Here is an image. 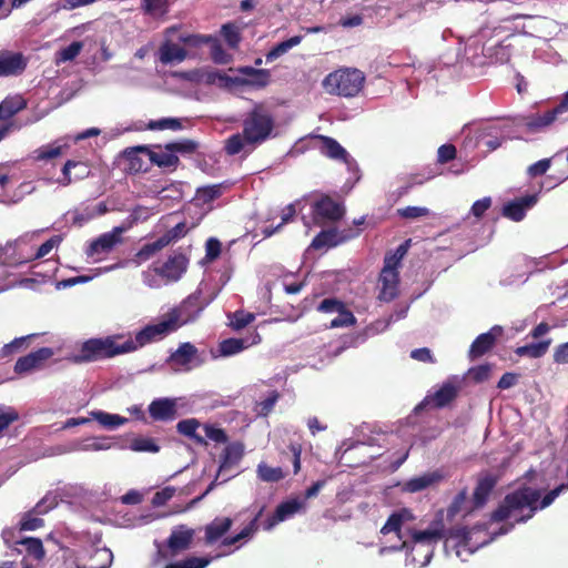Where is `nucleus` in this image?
<instances>
[{"label": "nucleus", "instance_id": "51", "mask_svg": "<svg viewBox=\"0 0 568 568\" xmlns=\"http://www.w3.org/2000/svg\"><path fill=\"white\" fill-rule=\"evenodd\" d=\"M82 48L83 43L81 41H73L57 53L55 62L62 63L74 60L80 54Z\"/></svg>", "mask_w": 568, "mask_h": 568}, {"label": "nucleus", "instance_id": "14", "mask_svg": "<svg viewBox=\"0 0 568 568\" xmlns=\"http://www.w3.org/2000/svg\"><path fill=\"white\" fill-rule=\"evenodd\" d=\"M469 540V532L466 529H458L445 539L444 548L447 554L454 551L456 557L465 561L466 557L475 551V549L470 547Z\"/></svg>", "mask_w": 568, "mask_h": 568}, {"label": "nucleus", "instance_id": "2", "mask_svg": "<svg viewBox=\"0 0 568 568\" xmlns=\"http://www.w3.org/2000/svg\"><path fill=\"white\" fill-rule=\"evenodd\" d=\"M273 115L261 104L255 105L244 118L242 131L247 145L253 148L267 141L274 131Z\"/></svg>", "mask_w": 568, "mask_h": 568}, {"label": "nucleus", "instance_id": "21", "mask_svg": "<svg viewBox=\"0 0 568 568\" xmlns=\"http://www.w3.org/2000/svg\"><path fill=\"white\" fill-rule=\"evenodd\" d=\"M149 414L154 420H173L178 415L176 400L168 397L154 399L149 405Z\"/></svg>", "mask_w": 568, "mask_h": 568}, {"label": "nucleus", "instance_id": "29", "mask_svg": "<svg viewBox=\"0 0 568 568\" xmlns=\"http://www.w3.org/2000/svg\"><path fill=\"white\" fill-rule=\"evenodd\" d=\"M443 475L439 471H432L423 474L422 476L410 478L404 485V490L408 493L422 491L429 486L439 483Z\"/></svg>", "mask_w": 568, "mask_h": 568}, {"label": "nucleus", "instance_id": "55", "mask_svg": "<svg viewBox=\"0 0 568 568\" xmlns=\"http://www.w3.org/2000/svg\"><path fill=\"white\" fill-rule=\"evenodd\" d=\"M280 398L277 390H272L266 398L256 403V413L260 416H267L274 408Z\"/></svg>", "mask_w": 568, "mask_h": 568}, {"label": "nucleus", "instance_id": "9", "mask_svg": "<svg viewBox=\"0 0 568 568\" xmlns=\"http://www.w3.org/2000/svg\"><path fill=\"white\" fill-rule=\"evenodd\" d=\"M359 230L352 227L338 231L335 227L322 230L312 241L311 246L315 250L335 247L359 235Z\"/></svg>", "mask_w": 568, "mask_h": 568}, {"label": "nucleus", "instance_id": "44", "mask_svg": "<svg viewBox=\"0 0 568 568\" xmlns=\"http://www.w3.org/2000/svg\"><path fill=\"white\" fill-rule=\"evenodd\" d=\"M17 544L23 546L28 556L34 558L36 560H41L44 558L45 552L41 539L27 537L17 541Z\"/></svg>", "mask_w": 568, "mask_h": 568}, {"label": "nucleus", "instance_id": "11", "mask_svg": "<svg viewBox=\"0 0 568 568\" xmlns=\"http://www.w3.org/2000/svg\"><path fill=\"white\" fill-rule=\"evenodd\" d=\"M125 226H115L111 232L101 234L98 239L92 241L87 248V255L93 257L100 254H109L120 243H122L121 235L126 231Z\"/></svg>", "mask_w": 568, "mask_h": 568}, {"label": "nucleus", "instance_id": "49", "mask_svg": "<svg viewBox=\"0 0 568 568\" xmlns=\"http://www.w3.org/2000/svg\"><path fill=\"white\" fill-rule=\"evenodd\" d=\"M65 145L60 144H47L42 145L41 148L37 149L34 151L36 153V160L38 161H48L54 158L60 156L63 153V150L65 149Z\"/></svg>", "mask_w": 568, "mask_h": 568}, {"label": "nucleus", "instance_id": "64", "mask_svg": "<svg viewBox=\"0 0 568 568\" xmlns=\"http://www.w3.org/2000/svg\"><path fill=\"white\" fill-rule=\"evenodd\" d=\"M187 233V227L185 222H180L172 229L168 230L162 236L165 244L169 245L172 242L178 241L179 239L185 236Z\"/></svg>", "mask_w": 568, "mask_h": 568}, {"label": "nucleus", "instance_id": "57", "mask_svg": "<svg viewBox=\"0 0 568 568\" xmlns=\"http://www.w3.org/2000/svg\"><path fill=\"white\" fill-rule=\"evenodd\" d=\"M344 302L336 297H326L316 306V311L324 314H334L344 307Z\"/></svg>", "mask_w": 568, "mask_h": 568}, {"label": "nucleus", "instance_id": "52", "mask_svg": "<svg viewBox=\"0 0 568 568\" xmlns=\"http://www.w3.org/2000/svg\"><path fill=\"white\" fill-rule=\"evenodd\" d=\"M165 246H168L164 242V240L162 239V236H160L159 239H156L154 242H150V243H146L144 244L140 251L136 253V257L140 260V261H146L149 260L151 256H153L155 253H158L159 251H161L162 248H164Z\"/></svg>", "mask_w": 568, "mask_h": 568}, {"label": "nucleus", "instance_id": "30", "mask_svg": "<svg viewBox=\"0 0 568 568\" xmlns=\"http://www.w3.org/2000/svg\"><path fill=\"white\" fill-rule=\"evenodd\" d=\"M321 141V152L333 159L346 162L348 158L347 151L333 138L326 135H317Z\"/></svg>", "mask_w": 568, "mask_h": 568}, {"label": "nucleus", "instance_id": "3", "mask_svg": "<svg viewBox=\"0 0 568 568\" xmlns=\"http://www.w3.org/2000/svg\"><path fill=\"white\" fill-rule=\"evenodd\" d=\"M131 352H134V346L131 343L118 344L114 337L109 336L85 341L74 358L77 363H89Z\"/></svg>", "mask_w": 568, "mask_h": 568}, {"label": "nucleus", "instance_id": "48", "mask_svg": "<svg viewBox=\"0 0 568 568\" xmlns=\"http://www.w3.org/2000/svg\"><path fill=\"white\" fill-rule=\"evenodd\" d=\"M222 36L231 49H237L242 38L240 33V28L234 23H225L221 29Z\"/></svg>", "mask_w": 568, "mask_h": 568}, {"label": "nucleus", "instance_id": "54", "mask_svg": "<svg viewBox=\"0 0 568 568\" xmlns=\"http://www.w3.org/2000/svg\"><path fill=\"white\" fill-rule=\"evenodd\" d=\"M44 525V520L40 516L33 514L31 510L23 514L19 528L22 531L36 530Z\"/></svg>", "mask_w": 568, "mask_h": 568}, {"label": "nucleus", "instance_id": "33", "mask_svg": "<svg viewBox=\"0 0 568 568\" xmlns=\"http://www.w3.org/2000/svg\"><path fill=\"white\" fill-rule=\"evenodd\" d=\"M197 354L196 347L186 342L182 343L179 348L169 357V362L173 365L190 368V364L194 361Z\"/></svg>", "mask_w": 568, "mask_h": 568}, {"label": "nucleus", "instance_id": "53", "mask_svg": "<svg viewBox=\"0 0 568 568\" xmlns=\"http://www.w3.org/2000/svg\"><path fill=\"white\" fill-rule=\"evenodd\" d=\"M245 145L247 144L245 141L244 133L242 132L229 136L227 140L225 141L224 149L229 155H235L239 154L244 149Z\"/></svg>", "mask_w": 568, "mask_h": 568}, {"label": "nucleus", "instance_id": "38", "mask_svg": "<svg viewBox=\"0 0 568 568\" xmlns=\"http://www.w3.org/2000/svg\"><path fill=\"white\" fill-rule=\"evenodd\" d=\"M550 344H551V339H546V341H541L538 343H530V344L517 347L515 353L520 357L527 356L530 358H539L547 353Z\"/></svg>", "mask_w": 568, "mask_h": 568}, {"label": "nucleus", "instance_id": "45", "mask_svg": "<svg viewBox=\"0 0 568 568\" xmlns=\"http://www.w3.org/2000/svg\"><path fill=\"white\" fill-rule=\"evenodd\" d=\"M130 449L138 453H159L160 446L151 437L139 436L133 438L129 445Z\"/></svg>", "mask_w": 568, "mask_h": 568}, {"label": "nucleus", "instance_id": "4", "mask_svg": "<svg viewBox=\"0 0 568 568\" xmlns=\"http://www.w3.org/2000/svg\"><path fill=\"white\" fill-rule=\"evenodd\" d=\"M365 77L358 69H339L327 74L323 87L329 94L355 97L363 89Z\"/></svg>", "mask_w": 568, "mask_h": 568}, {"label": "nucleus", "instance_id": "24", "mask_svg": "<svg viewBox=\"0 0 568 568\" xmlns=\"http://www.w3.org/2000/svg\"><path fill=\"white\" fill-rule=\"evenodd\" d=\"M497 483L498 477L493 474H485L478 478L473 494V504L475 508H481L485 506Z\"/></svg>", "mask_w": 568, "mask_h": 568}, {"label": "nucleus", "instance_id": "50", "mask_svg": "<svg viewBox=\"0 0 568 568\" xmlns=\"http://www.w3.org/2000/svg\"><path fill=\"white\" fill-rule=\"evenodd\" d=\"M210 562V558L191 556L183 560L168 564L164 568H205Z\"/></svg>", "mask_w": 568, "mask_h": 568}, {"label": "nucleus", "instance_id": "46", "mask_svg": "<svg viewBox=\"0 0 568 568\" xmlns=\"http://www.w3.org/2000/svg\"><path fill=\"white\" fill-rule=\"evenodd\" d=\"M151 131H163V130H172L179 131L183 128L182 122L178 118H163L160 120H151L145 126Z\"/></svg>", "mask_w": 568, "mask_h": 568}, {"label": "nucleus", "instance_id": "25", "mask_svg": "<svg viewBox=\"0 0 568 568\" xmlns=\"http://www.w3.org/2000/svg\"><path fill=\"white\" fill-rule=\"evenodd\" d=\"M149 161L151 164L161 169L175 171L180 164V159L171 151H166L161 145H149Z\"/></svg>", "mask_w": 568, "mask_h": 568}, {"label": "nucleus", "instance_id": "16", "mask_svg": "<svg viewBox=\"0 0 568 568\" xmlns=\"http://www.w3.org/2000/svg\"><path fill=\"white\" fill-rule=\"evenodd\" d=\"M53 356V351L50 347H41L26 356L18 358L14 364V372L17 374L29 373L32 369L39 368L43 362Z\"/></svg>", "mask_w": 568, "mask_h": 568}, {"label": "nucleus", "instance_id": "60", "mask_svg": "<svg viewBox=\"0 0 568 568\" xmlns=\"http://www.w3.org/2000/svg\"><path fill=\"white\" fill-rule=\"evenodd\" d=\"M211 44V57L215 63L225 64L230 62L231 55L223 49L219 40L212 37Z\"/></svg>", "mask_w": 568, "mask_h": 568}, {"label": "nucleus", "instance_id": "18", "mask_svg": "<svg viewBox=\"0 0 568 568\" xmlns=\"http://www.w3.org/2000/svg\"><path fill=\"white\" fill-rule=\"evenodd\" d=\"M303 508H304V501L296 499V498L281 503L276 507L274 514L265 520L264 529L271 530L275 525L294 516Z\"/></svg>", "mask_w": 568, "mask_h": 568}, {"label": "nucleus", "instance_id": "7", "mask_svg": "<svg viewBox=\"0 0 568 568\" xmlns=\"http://www.w3.org/2000/svg\"><path fill=\"white\" fill-rule=\"evenodd\" d=\"M460 392V383L456 377L448 378L442 386L432 395H427L416 407L415 412L418 413L426 407L444 408L450 405Z\"/></svg>", "mask_w": 568, "mask_h": 568}, {"label": "nucleus", "instance_id": "5", "mask_svg": "<svg viewBox=\"0 0 568 568\" xmlns=\"http://www.w3.org/2000/svg\"><path fill=\"white\" fill-rule=\"evenodd\" d=\"M207 305L209 302L203 298L202 292L196 290L166 315L170 321H173V325L178 329L182 324L194 322Z\"/></svg>", "mask_w": 568, "mask_h": 568}, {"label": "nucleus", "instance_id": "27", "mask_svg": "<svg viewBox=\"0 0 568 568\" xmlns=\"http://www.w3.org/2000/svg\"><path fill=\"white\" fill-rule=\"evenodd\" d=\"M244 455V446L242 443H231L223 452L221 457V464L219 468V475L236 466Z\"/></svg>", "mask_w": 568, "mask_h": 568}, {"label": "nucleus", "instance_id": "26", "mask_svg": "<svg viewBox=\"0 0 568 568\" xmlns=\"http://www.w3.org/2000/svg\"><path fill=\"white\" fill-rule=\"evenodd\" d=\"M233 520L230 517H216L205 526V544L213 545L221 539L232 527Z\"/></svg>", "mask_w": 568, "mask_h": 568}, {"label": "nucleus", "instance_id": "19", "mask_svg": "<svg viewBox=\"0 0 568 568\" xmlns=\"http://www.w3.org/2000/svg\"><path fill=\"white\" fill-rule=\"evenodd\" d=\"M381 284L378 300L392 302L398 296L399 272L382 268L378 277Z\"/></svg>", "mask_w": 568, "mask_h": 568}, {"label": "nucleus", "instance_id": "23", "mask_svg": "<svg viewBox=\"0 0 568 568\" xmlns=\"http://www.w3.org/2000/svg\"><path fill=\"white\" fill-rule=\"evenodd\" d=\"M26 68L27 61L22 53H0V77L21 74Z\"/></svg>", "mask_w": 568, "mask_h": 568}, {"label": "nucleus", "instance_id": "61", "mask_svg": "<svg viewBox=\"0 0 568 568\" xmlns=\"http://www.w3.org/2000/svg\"><path fill=\"white\" fill-rule=\"evenodd\" d=\"M255 320V315L245 311H236L233 313L231 326L233 329H242Z\"/></svg>", "mask_w": 568, "mask_h": 568}, {"label": "nucleus", "instance_id": "39", "mask_svg": "<svg viewBox=\"0 0 568 568\" xmlns=\"http://www.w3.org/2000/svg\"><path fill=\"white\" fill-rule=\"evenodd\" d=\"M91 415L94 420H97L102 427L106 429H115L128 423V418L125 417L102 410L93 412Z\"/></svg>", "mask_w": 568, "mask_h": 568}, {"label": "nucleus", "instance_id": "59", "mask_svg": "<svg viewBox=\"0 0 568 568\" xmlns=\"http://www.w3.org/2000/svg\"><path fill=\"white\" fill-rule=\"evenodd\" d=\"M179 41L187 47L200 48L204 44H209L210 41H212V36L183 33L179 37Z\"/></svg>", "mask_w": 568, "mask_h": 568}, {"label": "nucleus", "instance_id": "43", "mask_svg": "<svg viewBox=\"0 0 568 568\" xmlns=\"http://www.w3.org/2000/svg\"><path fill=\"white\" fill-rule=\"evenodd\" d=\"M17 245L7 244L0 247V264L4 266H18L27 263L29 258H22L16 255Z\"/></svg>", "mask_w": 568, "mask_h": 568}, {"label": "nucleus", "instance_id": "12", "mask_svg": "<svg viewBox=\"0 0 568 568\" xmlns=\"http://www.w3.org/2000/svg\"><path fill=\"white\" fill-rule=\"evenodd\" d=\"M313 215L316 222L318 221H339L344 214L345 209L343 205L334 201L328 195H323L321 199L313 203Z\"/></svg>", "mask_w": 568, "mask_h": 568}, {"label": "nucleus", "instance_id": "62", "mask_svg": "<svg viewBox=\"0 0 568 568\" xmlns=\"http://www.w3.org/2000/svg\"><path fill=\"white\" fill-rule=\"evenodd\" d=\"M467 500V488L462 489L452 500L450 505L447 508V516L453 518L458 515Z\"/></svg>", "mask_w": 568, "mask_h": 568}, {"label": "nucleus", "instance_id": "36", "mask_svg": "<svg viewBox=\"0 0 568 568\" xmlns=\"http://www.w3.org/2000/svg\"><path fill=\"white\" fill-rule=\"evenodd\" d=\"M186 51L175 43H164L160 48V61L164 64L173 61L182 62L186 59Z\"/></svg>", "mask_w": 568, "mask_h": 568}, {"label": "nucleus", "instance_id": "28", "mask_svg": "<svg viewBox=\"0 0 568 568\" xmlns=\"http://www.w3.org/2000/svg\"><path fill=\"white\" fill-rule=\"evenodd\" d=\"M562 112L556 105L542 114H536L527 119L526 126L529 132H538L551 125Z\"/></svg>", "mask_w": 568, "mask_h": 568}, {"label": "nucleus", "instance_id": "63", "mask_svg": "<svg viewBox=\"0 0 568 568\" xmlns=\"http://www.w3.org/2000/svg\"><path fill=\"white\" fill-rule=\"evenodd\" d=\"M19 419V413L13 407L0 405V432L7 429L10 424Z\"/></svg>", "mask_w": 568, "mask_h": 568}, {"label": "nucleus", "instance_id": "56", "mask_svg": "<svg viewBox=\"0 0 568 568\" xmlns=\"http://www.w3.org/2000/svg\"><path fill=\"white\" fill-rule=\"evenodd\" d=\"M244 348L245 343L242 338H227L220 343V352L224 356L234 355Z\"/></svg>", "mask_w": 568, "mask_h": 568}, {"label": "nucleus", "instance_id": "22", "mask_svg": "<svg viewBox=\"0 0 568 568\" xmlns=\"http://www.w3.org/2000/svg\"><path fill=\"white\" fill-rule=\"evenodd\" d=\"M537 200L538 197L536 194L516 199L504 205L503 215L515 222H519L525 217L526 211L537 203Z\"/></svg>", "mask_w": 568, "mask_h": 568}, {"label": "nucleus", "instance_id": "37", "mask_svg": "<svg viewBox=\"0 0 568 568\" xmlns=\"http://www.w3.org/2000/svg\"><path fill=\"white\" fill-rule=\"evenodd\" d=\"M264 508L265 507L262 506L260 508V510L257 511V514L254 516V518L237 535L224 538L222 544L224 546H232V545L241 541L242 539L251 537L254 532H256L258 529L257 521L261 518V516L263 515Z\"/></svg>", "mask_w": 568, "mask_h": 568}, {"label": "nucleus", "instance_id": "15", "mask_svg": "<svg viewBox=\"0 0 568 568\" xmlns=\"http://www.w3.org/2000/svg\"><path fill=\"white\" fill-rule=\"evenodd\" d=\"M503 334V327L495 325L488 332L478 335L471 343L468 355L476 359L489 352L496 344L497 338Z\"/></svg>", "mask_w": 568, "mask_h": 568}, {"label": "nucleus", "instance_id": "13", "mask_svg": "<svg viewBox=\"0 0 568 568\" xmlns=\"http://www.w3.org/2000/svg\"><path fill=\"white\" fill-rule=\"evenodd\" d=\"M189 258L183 253H175L159 267L154 268V272L170 282L179 281L183 274L187 271Z\"/></svg>", "mask_w": 568, "mask_h": 568}, {"label": "nucleus", "instance_id": "35", "mask_svg": "<svg viewBox=\"0 0 568 568\" xmlns=\"http://www.w3.org/2000/svg\"><path fill=\"white\" fill-rule=\"evenodd\" d=\"M27 106L21 95L7 97L0 103V120H8Z\"/></svg>", "mask_w": 568, "mask_h": 568}, {"label": "nucleus", "instance_id": "31", "mask_svg": "<svg viewBox=\"0 0 568 568\" xmlns=\"http://www.w3.org/2000/svg\"><path fill=\"white\" fill-rule=\"evenodd\" d=\"M201 423L196 418L182 419L176 424L179 434L190 438L199 446H207V440L202 435L197 434V428Z\"/></svg>", "mask_w": 568, "mask_h": 568}, {"label": "nucleus", "instance_id": "1", "mask_svg": "<svg viewBox=\"0 0 568 568\" xmlns=\"http://www.w3.org/2000/svg\"><path fill=\"white\" fill-rule=\"evenodd\" d=\"M540 496L539 489L523 485L504 497L503 501L491 513V520L500 523L514 517L518 524L526 523L538 510Z\"/></svg>", "mask_w": 568, "mask_h": 568}, {"label": "nucleus", "instance_id": "58", "mask_svg": "<svg viewBox=\"0 0 568 568\" xmlns=\"http://www.w3.org/2000/svg\"><path fill=\"white\" fill-rule=\"evenodd\" d=\"M203 429L205 437L216 444H225L229 440V436L226 435L225 430L216 427L215 425L204 424Z\"/></svg>", "mask_w": 568, "mask_h": 568}, {"label": "nucleus", "instance_id": "41", "mask_svg": "<svg viewBox=\"0 0 568 568\" xmlns=\"http://www.w3.org/2000/svg\"><path fill=\"white\" fill-rule=\"evenodd\" d=\"M164 149L166 151H171L172 154L178 155V153H180L182 155H191L197 151L199 143L191 139H184L181 141H174V142L166 143L164 145Z\"/></svg>", "mask_w": 568, "mask_h": 568}, {"label": "nucleus", "instance_id": "20", "mask_svg": "<svg viewBox=\"0 0 568 568\" xmlns=\"http://www.w3.org/2000/svg\"><path fill=\"white\" fill-rule=\"evenodd\" d=\"M140 154L149 158V145L130 146L123 150L122 158L126 161L128 165L125 171L130 174L146 172L149 166Z\"/></svg>", "mask_w": 568, "mask_h": 568}, {"label": "nucleus", "instance_id": "32", "mask_svg": "<svg viewBox=\"0 0 568 568\" xmlns=\"http://www.w3.org/2000/svg\"><path fill=\"white\" fill-rule=\"evenodd\" d=\"M227 80L236 85H243V87H252L255 89H263L267 87L271 82V71L267 69H260L257 73L254 75H251L250 78H241V77H234V78H227Z\"/></svg>", "mask_w": 568, "mask_h": 568}, {"label": "nucleus", "instance_id": "10", "mask_svg": "<svg viewBox=\"0 0 568 568\" xmlns=\"http://www.w3.org/2000/svg\"><path fill=\"white\" fill-rule=\"evenodd\" d=\"M415 519L413 513L407 508H402L397 511L390 514L384 526L381 528L382 535H388L390 532H395L399 540H402L399 546H393V550H404L408 549V542L403 540L404 535L402 532L403 526Z\"/></svg>", "mask_w": 568, "mask_h": 568}, {"label": "nucleus", "instance_id": "47", "mask_svg": "<svg viewBox=\"0 0 568 568\" xmlns=\"http://www.w3.org/2000/svg\"><path fill=\"white\" fill-rule=\"evenodd\" d=\"M355 324L356 317L354 316L353 312L347 308L346 304H344V307L337 312V316L331 321L327 327H348Z\"/></svg>", "mask_w": 568, "mask_h": 568}, {"label": "nucleus", "instance_id": "40", "mask_svg": "<svg viewBox=\"0 0 568 568\" xmlns=\"http://www.w3.org/2000/svg\"><path fill=\"white\" fill-rule=\"evenodd\" d=\"M302 36H294L287 40H284L276 45H274L265 55L267 62H272L280 58L281 55L285 54L287 51H290L292 48L298 45L302 41Z\"/></svg>", "mask_w": 568, "mask_h": 568}, {"label": "nucleus", "instance_id": "34", "mask_svg": "<svg viewBox=\"0 0 568 568\" xmlns=\"http://www.w3.org/2000/svg\"><path fill=\"white\" fill-rule=\"evenodd\" d=\"M140 9L153 19H162L170 11L169 0H141Z\"/></svg>", "mask_w": 568, "mask_h": 568}, {"label": "nucleus", "instance_id": "17", "mask_svg": "<svg viewBox=\"0 0 568 568\" xmlns=\"http://www.w3.org/2000/svg\"><path fill=\"white\" fill-rule=\"evenodd\" d=\"M194 538V530L184 525L178 526L172 530L166 540V546L170 549L171 556H175L181 551L190 549Z\"/></svg>", "mask_w": 568, "mask_h": 568}, {"label": "nucleus", "instance_id": "6", "mask_svg": "<svg viewBox=\"0 0 568 568\" xmlns=\"http://www.w3.org/2000/svg\"><path fill=\"white\" fill-rule=\"evenodd\" d=\"M410 535L414 542L410 548L412 560L422 567L426 566L433 556L430 546L444 537L443 531L438 529L412 530Z\"/></svg>", "mask_w": 568, "mask_h": 568}, {"label": "nucleus", "instance_id": "42", "mask_svg": "<svg viewBox=\"0 0 568 568\" xmlns=\"http://www.w3.org/2000/svg\"><path fill=\"white\" fill-rule=\"evenodd\" d=\"M256 473L258 478L265 483H277L285 477L281 467H271L265 463L258 464Z\"/></svg>", "mask_w": 568, "mask_h": 568}, {"label": "nucleus", "instance_id": "8", "mask_svg": "<svg viewBox=\"0 0 568 568\" xmlns=\"http://www.w3.org/2000/svg\"><path fill=\"white\" fill-rule=\"evenodd\" d=\"M174 331H176V328L173 325V321H170L166 316V318L156 324L146 325L135 333L134 339L130 338L124 343H131L134 346V351H136L148 344L163 339Z\"/></svg>", "mask_w": 568, "mask_h": 568}]
</instances>
